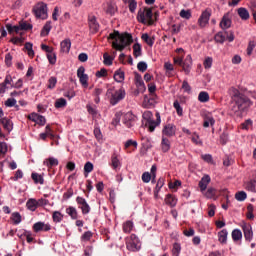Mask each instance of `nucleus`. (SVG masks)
<instances>
[{
	"label": "nucleus",
	"mask_w": 256,
	"mask_h": 256,
	"mask_svg": "<svg viewBox=\"0 0 256 256\" xmlns=\"http://www.w3.org/2000/svg\"><path fill=\"white\" fill-rule=\"evenodd\" d=\"M108 39L112 40V47L116 51H123L125 47L133 43V36L129 33H119V31H114L110 33Z\"/></svg>",
	"instance_id": "nucleus-1"
},
{
	"label": "nucleus",
	"mask_w": 256,
	"mask_h": 256,
	"mask_svg": "<svg viewBox=\"0 0 256 256\" xmlns=\"http://www.w3.org/2000/svg\"><path fill=\"white\" fill-rule=\"evenodd\" d=\"M235 105L232 108L234 113H238V111H244L247 107H251L253 102L249 100V98L245 97L243 94H238L234 96Z\"/></svg>",
	"instance_id": "nucleus-2"
},
{
	"label": "nucleus",
	"mask_w": 256,
	"mask_h": 256,
	"mask_svg": "<svg viewBox=\"0 0 256 256\" xmlns=\"http://www.w3.org/2000/svg\"><path fill=\"white\" fill-rule=\"evenodd\" d=\"M107 95L110 97L111 105H117L119 101L125 99V89H115V87H111L107 90Z\"/></svg>",
	"instance_id": "nucleus-3"
},
{
	"label": "nucleus",
	"mask_w": 256,
	"mask_h": 256,
	"mask_svg": "<svg viewBox=\"0 0 256 256\" xmlns=\"http://www.w3.org/2000/svg\"><path fill=\"white\" fill-rule=\"evenodd\" d=\"M137 20L144 25H153V10H151V8L139 10Z\"/></svg>",
	"instance_id": "nucleus-4"
},
{
	"label": "nucleus",
	"mask_w": 256,
	"mask_h": 256,
	"mask_svg": "<svg viewBox=\"0 0 256 256\" xmlns=\"http://www.w3.org/2000/svg\"><path fill=\"white\" fill-rule=\"evenodd\" d=\"M33 13L36 19H47L49 17V14H47V4L43 2L36 4L33 8Z\"/></svg>",
	"instance_id": "nucleus-5"
},
{
	"label": "nucleus",
	"mask_w": 256,
	"mask_h": 256,
	"mask_svg": "<svg viewBox=\"0 0 256 256\" xmlns=\"http://www.w3.org/2000/svg\"><path fill=\"white\" fill-rule=\"evenodd\" d=\"M126 247L128 251H139L141 249V242L139 241V238L137 235L132 234L130 237L126 239Z\"/></svg>",
	"instance_id": "nucleus-6"
},
{
	"label": "nucleus",
	"mask_w": 256,
	"mask_h": 256,
	"mask_svg": "<svg viewBox=\"0 0 256 256\" xmlns=\"http://www.w3.org/2000/svg\"><path fill=\"white\" fill-rule=\"evenodd\" d=\"M137 121V116L134 115L131 112H128L123 115L122 123L127 127L128 129H131V127L135 126V123Z\"/></svg>",
	"instance_id": "nucleus-7"
},
{
	"label": "nucleus",
	"mask_w": 256,
	"mask_h": 256,
	"mask_svg": "<svg viewBox=\"0 0 256 256\" xmlns=\"http://www.w3.org/2000/svg\"><path fill=\"white\" fill-rule=\"evenodd\" d=\"M77 77L84 89H87L89 87V76L85 74V67L81 66L77 70Z\"/></svg>",
	"instance_id": "nucleus-8"
},
{
	"label": "nucleus",
	"mask_w": 256,
	"mask_h": 256,
	"mask_svg": "<svg viewBox=\"0 0 256 256\" xmlns=\"http://www.w3.org/2000/svg\"><path fill=\"white\" fill-rule=\"evenodd\" d=\"M76 203L79 209H81L83 215H88V213H91V206H89V203H87L85 198L78 196L76 198Z\"/></svg>",
	"instance_id": "nucleus-9"
},
{
	"label": "nucleus",
	"mask_w": 256,
	"mask_h": 256,
	"mask_svg": "<svg viewBox=\"0 0 256 256\" xmlns=\"http://www.w3.org/2000/svg\"><path fill=\"white\" fill-rule=\"evenodd\" d=\"M209 19H211V11L209 9H206L202 12L201 16L198 19L199 26L202 28L207 27Z\"/></svg>",
	"instance_id": "nucleus-10"
},
{
	"label": "nucleus",
	"mask_w": 256,
	"mask_h": 256,
	"mask_svg": "<svg viewBox=\"0 0 256 256\" xmlns=\"http://www.w3.org/2000/svg\"><path fill=\"white\" fill-rule=\"evenodd\" d=\"M103 10L105 11L106 15L113 17V15L117 13V4H115L113 1H108L104 4Z\"/></svg>",
	"instance_id": "nucleus-11"
},
{
	"label": "nucleus",
	"mask_w": 256,
	"mask_h": 256,
	"mask_svg": "<svg viewBox=\"0 0 256 256\" xmlns=\"http://www.w3.org/2000/svg\"><path fill=\"white\" fill-rule=\"evenodd\" d=\"M32 229L34 233H39L41 231H51V224L45 223V222H36L33 226Z\"/></svg>",
	"instance_id": "nucleus-12"
},
{
	"label": "nucleus",
	"mask_w": 256,
	"mask_h": 256,
	"mask_svg": "<svg viewBox=\"0 0 256 256\" xmlns=\"http://www.w3.org/2000/svg\"><path fill=\"white\" fill-rule=\"evenodd\" d=\"M177 131V128L173 124H167L162 129V137H173Z\"/></svg>",
	"instance_id": "nucleus-13"
},
{
	"label": "nucleus",
	"mask_w": 256,
	"mask_h": 256,
	"mask_svg": "<svg viewBox=\"0 0 256 256\" xmlns=\"http://www.w3.org/2000/svg\"><path fill=\"white\" fill-rule=\"evenodd\" d=\"M181 67L186 75H189V73H191V67H193V58L191 57V55L186 56L185 60L182 62Z\"/></svg>",
	"instance_id": "nucleus-14"
},
{
	"label": "nucleus",
	"mask_w": 256,
	"mask_h": 256,
	"mask_svg": "<svg viewBox=\"0 0 256 256\" xmlns=\"http://www.w3.org/2000/svg\"><path fill=\"white\" fill-rule=\"evenodd\" d=\"M159 125H161V115L159 113H156V121L150 120L146 122V127H148L150 133H153V131H155V128L159 127Z\"/></svg>",
	"instance_id": "nucleus-15"
},
{
	"label": "nucleus",
	"mask_w": 256,
	"mask_h": 256,
	"mask_svg": "<svg viewBox=\"0 0 256 256\" xmlns=\"http://www.w3.org/2000/svg\"><path fill=\"white\" fill-rule=\"evenodd\" d=\"M244 237L246 241H252L253 240V228L250 226V224L243 223L242 225Z\"/></svg>",
	"instance_id": "nucleus-16"
},
{
	"label": "nucleus",
	"mask_w": 256,
	"mask_h": 256,
	"mask_svg": "<svg viewBox=\"0 0 256 256\" xmlns=\"http://www.w3.org/2000/svg\"><path fill=\"white\" fill-rule=\"evenodd\" d=\"M221 29H229L231 27V16L229 13L224 14L222 20L220 21Z\"/></svg>",
	"instance_id": "nucleus-17"
},
{
	"label": "nucleus",
	"mask_w": 256,
	"mask_h": 256,
	"mask_svg": "<svg viewBox=\"0 0 256 256\" xmlns=\"http://www.w3.org/2000/svg\"><path fill=\"white\" fill-rule=\"evenodd\" d=\"M0 125H2L3 129L8 133H11V131H13V122H11L9 118H1Z\"/></svg>",
	"instance_id": "nucleus-18"
},
{
	"label": "nucleus",
	"mask_w": 256,
	"mask_h": 256,
	"mask_svg": "<svg viewBox=\"0 0 256 256\" xmlns=\"http://www.w3.org/2000/svg\"><path fill=\"white\" fill-rule=\"evenodd\" d=\"M209 183H211V177H209V175L202 177V179L199 182V188L201 193H205V190L207 189Z\"/></svg>",
	"instance_id": "nucleus-19"
},
{
	"label": "nucleus",
	"mask_w": 256,
	"mask_h": 256,
	"mask_svg": "<svg viewBox=\"0 0 256 256\" xmlns=\"http://www.w3.org/2000/svg\"><path fill=\"white\" fill-rule=\"evenodd\" d=\"M215 125V118H213V115L211 113H207L204 115V123L203 127H213Z\"/></svg>",
	"instance_id": "nucleus-20"
},
{
	"label": "nucleus",
	"mask_w": 256,
	"mask_h": 256,
	"mask_svg": "<svg viewBox=\"0 0 256 256\" xmlns=\"http://www.w3.org/2000/svg\"><path fill=\"white\" fill-rule=\"evenodd\" d=\"M43 165L48 167V169H51L52 167H57V165H59V160L54 157H49L44 160Z\"/></svg>",
	"instance_id": "nucleus-21"
},
{
	"label": "nucleus",
	"mask_w": 256,
	"mask_h": 256,
	"mask_svg": "<svg viewBox=\"0 0 256 256\" xmlns=\"http://www.w3.org/2000/svg\"><path fill=\"white\" fill-rule=\"evenodd\" d=\"M61 52L62 53H69L71 51V40L65 39L60 43Z\"/></svg>",
	"instance_id": "nucleus-22"
},
{
	"label": "nucleus",
	"mask_w": 256,
	"mask_h": 256,
	"mask_svg": "<svg viewBox=\"0 0 256 256\" xmlns=\"http://www.w3.org/2000/svg\"><path fill=\"white\" fill-rule=\"evenodd\" d=\"M237 13L240 19H242V21H247L250 17L249 10H247V8L244 7L238 8Z\"/></svg>",
	"instance_id": "nucleus-23"
},
{
	"label": "nucleus",
	"mask_w": 256,
	"mask_h": 256,
	"mask_svg": "<svg viewBox=\"0 0 256 256\" xmlns=\"http://www.w3.org/2000/svg\"><path fill=\"white\" fill-rule=\"evenodd\" d=\"M135 85L138 89V91H140L141 93H143V91H145L146 87H145V83L143 82V78H141V76L137 75L135 77Z\"/></svg>",
	"instance_id": "nucleus-24"
},
{
	"label": "nucleus",
	"mask_w": 256,
	"mask_h": 256,
	"mask_svg": "<svg viewBox=\"0 0 256 256\" xmlns=\"http://www.w3.org/2000/svg\"><path fill=\"white\" fill-rule=\"evenodd\" d=\"M89 27L92 33H97V31H99V23H97V19L95 18V16L89 19Z\"/></svg>",
	"instance_id": "nucleus-25"
},
{
	"label": "nucleus",
	"mask_w": 256,
	"mask_h": 256,
	"mask_svg": "<svg viewBox=\"0 0 256 256\" xmlns=\"http://www.w3.org/2000/svg\"><path fill=\"white\" fill-rule=\"evenodd\" d=\"M31 177L34 183H36V185H43V183H45V179L43 178L42 174L33 172L31 174Z\"/></svg>",
	"instance_id": "nucleus-26"
},
{
	"label": "nucleus",
	"mask_w": 256,
	"mask_h": 256,
	"mask_svg": "<svg viewBox=\"0 0 256 256\" xmlns=\"http://www.w3.org/2000/svg\"><path fill=\"white\" fill-rule=\"evenodd\" d=\"M161 149L163 153H167L171 149V142L165 136H162Z\"/></svg>",
	"instance_id": "nucleus-27"
},
{
	"label": "nucleus",
	"mask_w": 256,
	"mask_h": 256,
	"mask_svg": "<svg viewBox=\"0 0 256 256\" xmlns=\"http://www.w3.org/2000/svg\"><path fill=\"white\" fill-rule=\"evenodd\" d=\"M165 203L170 207H175L177 205V197L173 196L172 194H168L166 195Z\"/></svg>",
	"instance_id": "nucleus-28"
},
{
	"label": "nucleus",
	"mask_w": 256,
	"mask_h": 256,
	"mask_svg": "<svg viewBox=\"0 0 256 256\" xmlns=\"http://www.w3.org/2000/svg\"><path fill=\"white\" fill-rule=\"evenodd\" d=\"M26 207L29 211H36L39 206L36 199L30 198L26 203Z\"/></svg>",
	"instance_id": "nucleus-29"
},
{
	"label": "nucleus",
	"mask_w": 256,
	"mask_h": 256,
	"mask_svg": "<svg viewBox=\"0 0 256 256\" xmlns=\"http://www.w3.org/2000/svg\"><path fill=\"white\" fill-rule=\"evenodd\" d=\"M244 189L246 191H251V193L256 192V181L255 180H250L244 184Z\"/></svg>",
	"instance_id": "nucleus-30"
},
{
	"label": "nucleus",
	"mask_w": 256,
	"mask_h": 256,
	"mask_svg": "<svg viewBox=\"0 0 256 256\" xmlns=\"http://www.w3.org/2000/svg\"><path fill=\"white\" fill-rule=\"evenodd\" d=\"M114 81H116L117 83H123V81H125V72H123L122 70H117L114 73Z\"/></svg>",
	"instance_id": "nucleus-31"
},
{
	"label": "nucleus",
	"mask_w": 256,
	"mask_h": 256,
	"mask_svg": "<svg viewBox=\"0 0 256 256\" xmlns=\"http://www.w3.org/2000/svg\"><path fill=\"white\" fill-rule=\"evenodd\" d=\"M204 193V196L207 199H215V197L217 196V190L215 188H208L206 192H202Z\"/></svg>",
	"instance_id": "nucleus-32"
},
{
	"label": "nucleus",
	"mask_w": 256,
	"mask_h": 256,
	"mask_svg": "<svg viewBox=\"0 0 256 256\" xmlns=\"http://www.w3.org/2000/svg\"><path fill=\"white\" fill-rule=\"evenodd\" d=\"M164 69L166 71L167 77H173V71L175 68L173 67V64H171V62H165Z\"/></svg>",
	"instance_id": "nucleus-33"
},
{
	"label": "nucleus",
	"mask_w": 256,
	"mask_h": 256,
	"mask_svg": "<svg viewBox=\"0 0 256 256\" xmlns=\"http://www.w3.org/2000/svg\"><path fill=\"white\" fill-rule=\"evenodd\" d=\"M63 213H61L60 211H54L52 213V220L54 223H61V221H63Z\"/></svg>",
	"instance_id": "nucleus-34"
},
{
	"label": "nucleus",
	"mask_w": 256,
	"mask_h": 256,
	"mask_svg": "<svg viewBox=\"0 0 256 256\" xmlns=\"http://www.w3.org/2000/svg\"><path fill=\"white\" fill-rule=\"evenodd\" d=\"M66 213L67 215H69V217H71V219H77L78 217V212H77V208L70 206L66 209Z\"/></svg>",
	"instance_id": "nucleus-35"
},
{
	"label": "nucleus",
	"mask_w": 256,
	"mask_h": 256,
	"mask_svg": "<svg viewBox=\"0 0 256 256\" xmlns=\"http://www.w3.org/2000/svg\"><path fill=\"white\" fill-rule=\"evenodd\" d=\"M111 166L113 167V169L121 167V161H119V156L115 153L111 157Z\"/></svg>",
	"instance_id": "nucleus-36"
},
{
	"label": "nucleus",
	"mask_w": 256,
	"mask_h": 256,
	"mask_svg": "<svg viewBox=\"0 0 256 256\" xmlns=\"http://www.w3.org/2000/svg\"><path fill=\"white\" fill-rule=\"evenodd\" d=\"M142 41H145L149 47H153V44L155 43V38L149 36V34L145 33V34H142V37H141Z\"/></svg>",
	"instance_id": "nucleus-37"
},
{
	"label": "nucleus",
	"mask_w": 256,
	"mask_h": 256,
	"mask_svg": "<svg viewBox=\"0 0 256 256\" xmlns=\"http://www.w3.org/2000/svg\"><path fill=\"white\" fill-rule=\"evenodd\" d=\"M54 106L56 109H63V107H67V100L65 98H59L55 101Z\"/></svg>",
	"instance_id": "nucleus-38"
},
{
	"label": "nucleus",
	"mask_w": 256,
	"mask_h": 256,
	"mask_svg": "<svg viewBox=\"0 0 256 256\" xmlns=\"http://www.w3.org/2000/svg\"><path fill=\"white\" fill-rule=\"evenodd\" d=\"M172 256H179L181 255V244L175 242L172 246L171 250Z\"/></svg>",
	"instance_id": "nucleus-39"
},
{
	"label": "nucleus",
	"mask_w": 256,
	"mask_h": 256,
	"mask_svg": "<svg viewBox=\"0 0 256 256\" xmlns=\"http://www.w3.org/2000/svg\"><path fill=\"white\" fill-rule=\"evenodd\" d=\"M227 235H229V233L226 229H223L218 233V241H220L221 243H227Z\"/></svg>",
	"instance_id": "nucleus-40"
},
{
	"label": "nucleus",
	"mask_w": 256,
	"mask_h": 256,
	"mask_svg": "<svg viewBox=\"0 0 256 256\" xmlns=\"http://www.w3.org/2000/svg\"><path fill=\"white\" fill-rule=\"evenodd\" d=\"M232 239L233 241H241L243 239V233L239 229H235L232 231Z\"/></svg>",
	"instance_id": "nucleus-41"
},
{
	"label": "nucleus",
	"mask_w": 256,
	"mask_h": 256,
	"mask_svg": "<svg viewBox=\"0 0 256 256\" xmlns=\"http://www.w3.org/2000/svg\"><path fill=\"white\" fill-rule=\"evenodd\" d=\"M198 101H200V103H207V101H209V93L206 91L200 92L198 95Z\"/></svg>",
	"instance_id": "nucleus-42"
},
{
	"label": "nucleus",
	"mask_w": 256,
	"mask_h": 256,
	"mask_svg": "<svg viewBox=\"0 0 256 256\" xmlns=\"http://www.w3.org/2000/svg\"><path fill=\"white\" fill-rule=\"evenodd\" d=\"M25 49H26V51H27V55H28L29 57H31V59H33V58L35 57V51H33V44L27 42V43L25 44Z\"/></svg>",
	"instance_id": "nucleus-43"
},
{
	"label": "nucleus",
	"mask_w": 256,
	"mask_h": 256,
	"mask_svg": "<svg viewBox=\"0 0 256 256\" xmlns=\"http://www.w3.org/2000/svg\"><path fill=\"white\" fill-rule=\"evenodd\" d=\"M51 31V22H46V24L43 26L42 31H41V36L42 37H47L49 35V32Z\"/></svg>",
	"instance_id": "nucleus-44"
},
{
	"label": "nucleus",
	"mask_w": 256,
	"mask_h": 256,
	"mask_svg": "<svg viewBox=\"0 0 256 256\" xmlns=\"http://www.w3.org/2000/svg\"><path fill=\"white\" fill-rule=\"evenodd\" d=\"M123 231L124 233H130L131 231H133V222L131 220L124 222Z\"/></svg>",
	"instance_id": "nucleus-45"
},
{
	"label": "nucleus",
	"mask_w": 256,
	"mask_h": 256,
	"mask_svg": "<svg viewBox=\"0 0 256 256\" xmlns=\"http://www.w3.org/2000/svg\"><path fill=\"white\" fill-rule=\"evenodd\" d=\"M11 220L13 221L14 225H19V223L22 221L21 214H19V212L12 213Z\"/></svg>",
	"instance_id": "nucleus-46"
},
{
	"label": "nucleus",
	"mask_w": 256,
	"mask_h": 256,
	"mask_svg": "<svg viewBox=\"0 0 256 256\" xmlns=\"http://www.w3.org/2000/svg\"><path fill=\"white\" fill-rule=\"evenodd\" d=\"M47 59L50 65H55L57 63V54H55V52L52 51L47 54Z\"/></svg>",
	"instance_id": "nucleus-47"
},
{
	"label": "nucleus",
	"mask_w": 256,
	"mask_h": 256,
	"mask_svg": "<svg viewBox=\"0 0 256 256\" xmlns=\"http://www.w3.org/2000/svg\"><path fill=\"white\" fill-rule=\"evenodd\" d=\"M103 59H104V61H103L104 65H107V66L113 65V57H111V55H109V53H104Z\"/></svg>",
	"instance_id": "nucleus-48"
},
{
	"label": "nucleus",
	"mask_w": 256,
	"mask_h": 256,
	"mask_svg": "<svg viewBox=\"0 0 256 256\" xmlns=\"http://www.w3.org/2000/svg\"><path fill=\"white\" fill-rule=\"evenodd\" d=\"M92 237H93V232L91 231L84 232L83 235L81 236V241L83 243H87V241H91Z\"/></svg>",
	"instance_id": "nucleus-49"
},
{
	"label": "nucleus",
	"mask_w": 256,
	"mask_h": 256,
	"mask_svg": "<svg viewBox=\"0 0 256 256\" xmlns=\"http://www.w3.org/2000/svg\"><path fill=\"white\" fill-rule=\"evenodd\" d=\"M236 201H245L247 199V193L245 191H239L235 194Z\"/></svg>",
	"instance_id": "nucleus-50"
},
{
	"label": "nucleus",
	"mask_w": 256,
	"mask_h": 256,
	"mask_svg": "<svg viewBox=\"0 0 256 256\" xmlns=\"http://www.w3.org/2000/svg\"><path fill=\"white\" fill-rule=\"evenodd\" d=\"M256 47V41L250 40L247 47V55H253V49Z\"/></svg>",
	"instance_id": "nucleus-51"
},
{
	"label": "nucleus",
	"mask_w": 256,
	"mask_h": 256,
	"mask_svg": "<svg viewBox=\"0 0 256 256\" xmlns=\"http://www.w3.org/2000/svg\"><path fill=\"white\" fill-rule=\"evenodd\" d=\"M56 85H57V77L55 76L50 77L48 79V85H47L48 89H55Z\"/></svg>",
	"instance_id": "nucleus-52"
},
{
	"label": "nucleus",
	"mask_w": 256,
	"mask_h": 256,
	"mask_svg": "<svg viewBox=\"0 0 256 256\" xmlns=\"http://www.w3.org/2000/svg\"><path fill=\"white\" fill-rule=\"evenodd\" d=\"M173 107L176 110L177 115L181 117L183 115V108L181 107V104H179V101H174Z\"/></svg>",
	"instance_id": "nucleus-53"
},
{
	"label": "nucleus",
	"mask_w": 256,
	"mask_h": 256,
	"mask_svg": "<svg viewBox=\"0 0 256 256\" xmlns=\"http://www.w3.org/2000/svg\"><path fill=\"white\" fill-rule=\"evenodd\" d=\"M133 55L134 57H141V45L139 43L133 45Z\"/></svg>",
	"instance_id": "nucleus-54"
},
{
	"label": "nucleus",
	"mask_w": 256,
	"mask_h": 256,
	"mask_svg": "<svg viewBox=\"0 0 256 256\" xmlns=\"http://www.w3.org/2000/svg\"><path fill=\"white\" fill-rule=\"evenodd\" d=\"M214 39L216 41V43H225V39L226 37L223 35V32H218L215 36Z\"/></svg>",
	"instance_id": "nucleus-55"
},
{
	"label": "nucleus",
	"mask_w": 256,
	"mask_h": 256,
	"mask_svg": "<svg viewBox=\"0 0 256 256\" xmlns=\"http://www.w3.org/2000/svg\"><path fill=\"white\" fill-rule=\"evenodd\" d=\"M7 151H9V147L7 146V143L0 142V153L2 157H5V155H7Z\"/></svg>",
	"instance_id": "nucleus-56"
},
{
	"label": "nucleus",
	"mask_w": 256,
	"mask_h": 256,
	"mask_svg": "<svg viewBox=\"0 0 256 256\" xmlns=\"http://www.w3.org/2000/svg\"><path fill=\"white\" fill-rule=\"evenodd\" d=\"M143 119L148 123L153 120V113L151 111H145L142 115Z\"/></svg>",
	"instance_id": "nucleus-57"
},
{
	"label": "nucleus",
	"mask_w": 256,
	"mask_h": 256,
	"mask_svg": "<svg viewBox=\"0 0 256 256\" xmlns=\"http://www.w3.org/2000/svg\"><path fill=\"white\" fill-rule=\"evenodd\" d=\"M253 206L252 204H249L247 206V214H246V217L247 219H255V216L253 215Z\"/></svg>",
	"instance_id": "nucleus-58"
},
{
	"label": "nucleus",
	"mask_w": 256,
	"mask_h": 256,
	"mask_svg": "<svg viewBox=\"0 0 256 256\" xmlns=\"http://www.w3.org/2000/svg\"><path fill=\"white\" fill-rule=\"evenodd\" d=\"M203 65H204V68L211 69V67L213 66V58L211 57L205 58Z\"/></svg>",
	"instance_id": "nucleus-59"
},
{
	"label": "nucleus",
	"mask_w": 256,
	"mask_h": 256,
	"mask_svg": "<svg viewBox=\"0 0 256 256\" xmlns=\"http://www.w3.org/2000/svg\"><path fill=\"white\" fill-rule=\"evenodd\" d=\"M129 4V11L131 13H135L136 9H137V1L135 0H130L127 2Z\"/></svg>",
	"instance_id": "nucleus-60"
},
{
	"label": "nucleus",
	"mask_w": 256,
	"mask_h": 256,
	"mask_svg": "<svg viewBox=\"0 0 256 256\" xmlns=\"http://www.w3.org/2000/svg\"><path fill=\"white\" fill-rule=\"evenodd\" d=\"M153 176H152V174L151 173H149V172H144L143 174H142V181H143V183H149L150 181H151V178H152Z\"/></svg>",
	"instance_id": "nucleus-61"
},
{
	"label": "nucleus",
	"mask_w": 256,
	"mask_h": 256,
	"mask_svg": "<svg viewBox=\"0 0 256 256\" xmlns=\"http://www.w3.org/2000/svg\"><path fill=\"white\" fill-rule=\"evenodd\" d=\"M192 141L195 143V145H203V141H201V138L199 137V134H197V133H193Z\"/></svg>",
	"instance_id": "nucleus-62"
},
{
	"label": "nucleus",
	"mask_w": 256,
	"mask_h": 256,
	"mask_svg": "<svg viewBox=\"0 0 256 256\" xmlns=\"http://www.w3.org/2000/svg\"><path fill=\"white\" fill-rule=\"evenodd\" d=\"M108 75V72H107V69L105 68H101L99 71L96 72V77L98 79H101V77H107Z\"/></svg>",
	"instance_id": "nucleus-63"
},
{
	"label": "nucleus",
	"mask_w": 256,
	"mask_h": 256,
	"mask_svg": "<svg viewBox=\"0 0 256 256\" xmlns=\"http://www.w3.org/2000/svg\"><path fill=\"white\" fill-rule=\"evenodd\" d=\"M129 147H134V149H137V141H135V140L126 141L124 148L129 149Z\"/></svg>",
	"instance_id": "nucleus-64"
}]
</instances>
